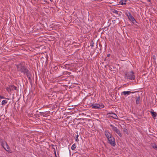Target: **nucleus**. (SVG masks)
Wrapping results in <instances>:
<instances>
[{
	"label": "nucleus",
	"mask_w": 157,
	"mask_h": 157,
	"mask_svg": "<svg viewBox=\"0 0 157 157\" xmlns=\"http://www.w3.org/2000/svg\"><path fill=\"white\" fill-rule=\"evenodd\" d=\"M108 140L109 141V143L113 146H114L115 145V139L113 136H112L111 137L108 138Z\"/></svg>",
	"instance_id": "nucleus-1"
},
{
	"label": "nucleus",
	"mask_w": 157,
	"mask_h": 157,
	"mask_svg": "<svg viewBox=\"0 0 157 157\" xmlns=\"http://www.w3.org/2000/svg\"><path fill=\"white\" fill-rule=\"evenodd\" d=\"M125 14L128 17V18L130 21H132V23H134V22L135 21H136L130 12L126 13H125Z\"/></svg>",
	"instance_id": "nucleus-2"
},
{
	"label": "nucleus",
	"mask_w": 157,
	"mask_h": 157,
	"mask_svg": "<svg viewBox=\"0 0 157 157\" xmlns=\"http://www.w3.org/2000/svg\"><path fill=\"white\" fill-rule=\"evenodd\" d=\"M91 106L92 108L94 109H101L104 107V105L102 104L100 105L99 104H95L91 105Z\"/></svg>",
	"instance_id": "nucleus-3"
},
{
	"label": "nucleus",
	"mask_w": 157,
	"mask_h": 157,
	"mask_svg": "<svg viewBox=\"0 0 157 157\" xmlns=\"http://www.w3.org/2000/svg\"><path fill=\"white\" fill-rule=\"evenodd\" d=\"M110 126L112 127L113 131L115 132L120 137L122 136V135L120 133L119 130L117 127H114L111 124L110 125Z\"/></svg>",
	"instance_id": "nucleus-4"
},
{
	"label": "nucleus",
	"mask_w": 157,
	"mask_h": 157,
	"mask_svg": "<svg viewBox=\"0 0 157 157\" xmlns=\"http://www.w3.org/2000/svg\"><path fill=\"white\" fill-rule=\"evenodd\" d=\"M127 77L128 78L130 79H135V77L132 71L128 73L127 75Z\"/></svg>",
	"instance_id": "nucleus-5"
},
{
	"label": "nucleus",
	"mask_w": 157,
	"mask_h": 157,
	"mask_svg": "<svg viewBox=\"0 0 157 157\" xmlns=\"http://www.w3.org/2000/svg\"><path fill=\"white\" fill-rule=\"evenodd\" d=\"M105 134L107 139L112 136V134L107 130L105 131Z\"/></svg>",
	"instance_id": "nucleus-6"
},
{
	"label": "nucleus",
	"mask_w": 157,
	"mask_h": 157,
	"mask_svg": "<svg viewBox=\"0 0 157 157\" xmlns=\"http://www.w3.org/2000/svg\"><path fill=\"white\" fill-rule=\"evenodd\" d=\"M110 114V115L109 116V117H112L113 118L117 119H118V117L117 116L116 114H115V113H112L111 114Z\"/></svg>",
	"instance_id": "nucleus-7"
},
{
	"label": "nucleus",
	"mask_w": 157,
	"mask_h": 157,
	"mask_svg": "<svg viewBox=\"0 0 157 157\" xmlns=\"http://www.w3.org/2000/svg\"><path fill=\"white\" fill-rule=\"evenodd\" d=\"M6 148H5V147H4V149L5 150H6V151H7L8 152L11 153V152L10 151V147H9V146L7 144H6Z\"/></svg>",
	"instance_id": "nucleus-8"
},
{
	"label": "nucleus",
	"mask_w": 157,
	"mask_h": 157,
	"mask_svg": "<svg viewBox=\"0 0 157 157\" xmlns=\"http://www.w3.org/2000/svg\"><path fill=\"white\" fill-rule=\"evenodd\" d=\"M131 93V92L130 91H124L123 92L122 94H123L124 96H127L130 94Z\"/></svg>",
	"instance_id": "nucleus-9"
},
{
	"label": "nucleus",
	"mask_w": 157,
	"mask_h": 157,
	"mask_svg": "<svg viewBox=\"0 0 157 157\" xmlns=\"http://www.w3.org/2000/svg\"><path fill=\"white\" fill-rule=\"evenodd\" d=\"M20 70L21 72H23L24 73H26L28 72V70L26 69L24 67H22V68H21Z\"/></svg>",
	"instance_id": "nucleus-10"
},
{
	"label": "nucleus",
	"mask_w": 157,
	"mask_h": 157,
	"mask_svg": "<svg viewBox=\"0 0 157 157\" xmlns=\"http://www.w3.org/2000/svg\"><path fill=\"white\" fill-rule=\"evenodd\" d=\"M151 115L153 117L154 119H155L156 115V113L155 112H153L152 111L151 112Z\"/></svg>",
	"instance_id": "nucleus-11"
},
{
	"label": "nucleus",
	"mask_w": 157,
	"mask_h": 157,
	"mask_svg": "<svg viewBox=\"0 0 157 157\" xmlns=\"http://www.w3.org/2000/svg\"><path fill=\"white\" fill-rule=\"evenodd\" d=\"M127 0H120L119 3L121 5L126 4L125 2Z\"/></svg>",
	"instance_id": "nucleus-12"
},
{
	"label": "nucleus",
	"mask_w": 157,
	"mask_h": 157,
	"mask_svg": "<svg viewBox=\"0 0 157 157\" xmlns=\"http://www.w3.org/2000/svg\"><path fill=\"white\" fill-rule=\"evenodd\" d=\"M105 2L108 3H113V0H104Z\"/></svg>",
	"instance_id": "nucleus-13"
},
{
	"label": "nucleus",
	"mask_w": 157,
	"mask_h": 157,
	"mask_svg": "<svg viewBox=\"0 0 157 157\" xmlns=\"http://www.w3.org/2000/svg\"><path fill=\"white\" fill-rule=\"evenodd\" d=\"M151 146L152 147L157 150V145H156L155 144H151Z\"/></svg>",
	"instance_id": "nucleus-14"
},
{
	"label": "nucleus",
	"mask_w": 157,
	"mask_h": 157,
	"mask_svg": "<svg viewBox=\"0 0 157 157\" xmlns=\"http://www.w3.org/2000/svg\"><path fill=\"white\" fill-rule=\"evenodd\" d=\"M7 101L6 100H3L2 102V105H5L7 103Z\"/></svg>",
	"instance_id": "nucleus-15"
},
{
	"label": "nucleus",
	"mask_w": 157,
	"mask_h": 157,
	"mask_svg": "<svg viewBox=\"0 0 157 157\" xmlns=\"http://www.w3.org/2000/svg\"><path fill=\"white\" fill-rule=\"evenodd\" d=\"M140 97H138L136 100V103L137 104H138L140 103Z\"/></svg>",
	"instance_id": "nucleus-16"
},
{
	"label": "nucleus",
	"mask_w": 157,
	"mask_h": 157,
	"mask_svg": "<svg viewBox=\"0 0 157 157\" xmlns=\"http://www.w3.org/2000/svg\"><path fill=\"white\" fill-rule=\"evenodd\" d=\"M6 144H7V143L5 141H3L1 142L2 146L3 148L4 147V145L5 144L6 145Z\"/></svg>",
	"instance_id": "nucleus-17"
},
{
	"label": "nucleus",
	"mask_w": 157,
	"mask_h": 157,
	"mask_svg": "<svg viewBox=\"0 0 157 157\" xmlns=\"http://www.w3.org/2000/svg\"><path fill=\"white\" fill-rule=\"evenodd\" d=\"M76 145L75 144H73L71 147V149L73 150H74L76 148Z\"/></svg>",
	"instance_id": "nucleus-18"
},
{
	"label": "nucleus",
	"mask_w": 157,
	"mask_h": 157,
	"mask_svg": "<svg viewBox=\"0 0 157 157\" xmlns=\"http://www.w3.org/2000/svg\"><path fill=\"white\" fill-rule=\"evenodd\" d=\"M11 89V90L14 89L15 90H17V88L13 85H11L10 86Z\"/></svg>",
	"instance_id": "nucleus-19"
},
{
	"label": "nucleus",
	"mask_w": 157,
	"mask_h": 157,
	"mask_svg": "<svg viewBox=\"0 0 157 157\" xmlns=\"http://www.w3.org/2000/svg\"><path fill=\"white\" fill-rule=\"evenodd\" d=\"M112 12L114 13H115L116 14H117L118 13V11L114 9H112Z\"/></svg>",
	"instance_id": "nucleus-20"
},
{
	"label": "nucleus",
	"mask_w": 157,
	"mask_h": 157,
	"mask_svg": "<svg viewBox=\"0 0 157 157\" xmlns=\"http://www.w3.org/2000/svg\"><path fill=\"white\" fill-rule=\"evenodd\" d=\"M6 90L8 91V92H9V91H11V87H10H10H7L6 88Z\"/></svg>",
	"instance_id": "nucleus-21"
},
{
	"label": "nucleus",
	"mask_w": 157,
	"mask_h": 157,
	"mask_svg": "<svg viewBox=\"0 0 157 157\" xmlns=\"http://www.w3.org/2000/svg\"><path fill=\"white\" fill-rule=\"evenodd\" d=\"M123 131L124 132H125L127 134H128V130L126 128H124L123 130Z\"/></svg>",
	"instance_id": "nucleus-22"
},
{
	"label": "nucleus",
	"mask_w": 157,
	"mask_h": 157,
	"mask_svg": "<svg viewBox=\"0 0 157 157\" xmlns=\"http://www.w3.org/2000/svg\"><path fill=\"white\" fill-rule=\"evenodd\" d=\"M78 135H77V136H76V139L75 140H76V141H78Z\"/></svg>",
	"instance_id": "nucleus-23"
},
{
	"label": "nucleus",
	"mask_w": 157,
	"mask_h": 157,
	"mask_svg": "<svg viewBox=\"0 0 157 157\" xmlns=\"http://www.w3.org/2000/svg\"><path fill=\"white\" fill-rule=\"evenodd\" d=\"M118 22V21H117V19L114 20V21H113L112 22H113V23H116V22Z\"/></svg>",
	"instance_id": "nucleus-24"
},
{
	"label": "nucleus",
	"mask_w": 157,
	"mask_h": 157,
	"mask_svg": "<svg viewBox=\"0 0 157 157\" xmlns=\"http://www.w3.org/2000/svg\"><path fill=\"white\" fill-rule=\"evenodd\" d=\"M0 98L2 99V98H4L3 96H2L0 95Z\"/></svg>",
	"instance_id": "nucleus-25"
},
{
	"label": "nucleus",
	"mask_w": 157,
	"mask_h": 157,
	"mask_svg": "<svg viewBox=\"0 0 157 157\" xmlns=\"http://www.w3.org/2000/svg\"><path fill=\"white\" fill-rule=\"evenodd\" d=\"M153 59H155V56L154 55V56H153Z\"/></svg>",
	"instance_id": "nucleus-26"
},
{
	"label": "nucleus",
	"mask_w": 157,
	"mask_h": 157,
	"mask_svg": "<svg viewBox=\"0 0 157 157\" xmlns=\"http://www.w3.org/2000/svg\"><path fill=\"white\" fill-rule=\"evenodd\" d=\"M54 153L56 155V151H55V149H54Z\"/></svg>",
	"instance_id": "nucleus-27"
},
{
	"label": "nucleus",
	"mask_w": 157,
	"mask_h": 157,
	"mask_svg": "<svg viewBox=\"0 0 157 157\" xmlns=\"http://www.w3.org/2000/svg\"><path fill=\"white\" fill-rule=\"evenodd\" d=\"M110 56V54H108V55H107V56H108V57H109Z\"/></svg>",
	"instance_id": "nucleus-28"
},
{
	"label": "nucleus",
	"mask_w": 157,
	"mask_h": 157,
	"mask_svg": "<svg viewBox=\"0 0 157 157\" xmlns=\"http://www.w3.org/2000/svg\"><path fill=\"white\" fill-rule=\"evenodd\" d=\"M28 76H28H29V78H30V77H29V75H28V76Z\"/></svg>",
	"instance_id": "nucleus-29"
},
{
	"label": "nucleus",
	"mask_w": 157,
	"mask_h": 157,
	"mask_svg": "<svg viewBox=\"0 0 157 157\" xmlns=\"http://www.w3.org/2000/svg\"><path fill=\"white\" fill-rule=\"evenodd\" d=\"M51 2H52V0H50Z\"/></svg>",
	"instance_id": "nucleus-30"
},
{
	"label": "nucleus",
	"mask_w": 157,
	"mask_h": 157,
	"mask_svg": "<svg viewBox=\"0 0 157 157\" xmlns=\"http://www.w3.org/2000/svg\"><path fill=\"white\" fill-rule=\"evenodd\" d=\"M148 1L149 2H150L151 0H148Z\"/></svg>",
	"instance_id": "nucleus-31"
},
{
	"label": "nucleus",
	"mask_w": 157,
	"mask_h": 157,
	"mask_svg": "<svg viewBox=\"0 0 157 157\" xmlns=\"http://www.w3.org/2000/svg\"><path fill=\"white\" fill-rule=\"evenodd\" d=\"M19 67H18V70L19 69Z\"/></svg>",
	"instance_id": "nucleus-32"
}]
</instances>
